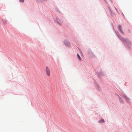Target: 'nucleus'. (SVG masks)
<instances>
[{
	"instance_id": "obj_5",
	"label": "nucleus",
	"mask_w": 132,
	"mask_h": 132,
	"mask_svg": "<svg viewBox=\"0 0 132 132\" xmlns=\"http://www.w3.org/2000/svg\"><path fill=\"white\" fill-rule=\"evenodd\" d=\"M77 56H78V58L80 60H81V58L80 56L78 54H77Z\"/></svg>"
},
{
	"instance_id": "obj_9",
	"label": "nucleus",
	"mask_w": 132,
	"mask_h": 132,
	"mask_svg": "<svg viewBox=\"0 0 132 132\" xmlns=\"http://www.w3.org/2000/svg\"><path fill=\"white\" fill-rule=\"evenodd\" d=\"M115 9H116V11H117V12H118V10H117V9L116 8H115Z\"/></svg>"
},
{
	"instance_id": "obj_3",
	"label": "nucleus",
	"mask_w": 132,
	"mask_h": 132,
	"mask_svg": "<svg viewBox=\"0 0 132 132\" xmlns=\"http://www.w3.org/2000/svg\"><path fill=\"white\" fill-rule=\"evenodd\" d=\"M99 122L100 123H104V121L103 119H101L99 121Z\"/></svg>"
},
{
	"instance_id": "obj_2",
	"label": "nucleus",
	"mask_w": 132,
	"mask_h": 132,
	"mask_svg": "<svg viewBox=\"0 0 132 132\" xmlns=\"http://www.w3.org/2000/svg\"><path fill=\"white\" fill-rule=\"evenodd\" d=\"M119 30V31L122 33L123 34V32H122L121 30V26L120 25H119L118 26V28Z\"/></svg>"
},
{
	"instance_id": "obj_4",
	"label": "nucleus",
	"mask_w": 132,
	"mask_h": 132,
	"mask_svg": "<svg viewBox=\"0 0 132 132\" xmlns=\"http://www.w3.org/2000/svg\"><path fill=\"white\" fill-rule=\"evenodd\" d=\"M64 43L66 45H68L69 44V42L68 41H66Z\"/></svg>"
},
{
	"instance_id": "obj_6",
	"label": "nucleus",
	"mask_w": 132,
	"mask_h": 132,
	"mask_svg": "<svg viewBox=\"0 0 132 132\" xmlns=\"http://www.w3.org/2000/svg\"><path fill=\"white\" fill-rule=\"evenodd\" d=\"M3 21L4 23H7V21L6 20H3Z\"/></svg>"
},
{
	"instance_id": "obj_11",
	"label": "nucleus",
	"mask_w": 132,
	"mask_h": 132,
	"mask_svg": "<svg viewBox=\"0 0 132 132\" xmlns=\"http://www.w3.org/2000/svg\"><path fill=\"white\" fill-rule=\"evenodd\" d=\"M59 23L60 25L61 24V23Z\"/></svg>"
},
{
	"instance_id": "obj_8",
	"label": "nucleus",
	"mask_w": 132,
	"mask_h": 132,
	"mask_svg": "<svg viewBox=\"0 0 132 132\" xmlns=\"http://www.w3.org/2000/svg\"><path fill=\"white\" fill-rule=\"evenodd\" d=\"M24 1V0H19L20 2H23Z\"/></svg>"
},
{
	"instance_id": "obj_10",
	"label": "nucleus",
	"mask_w": 132,
	"mask_h": 132,
	"mask_svg": "<svg viewBox=\"0 0 132 132\" xmlns=\"http://www.w3.org/2000/svg\"><path fill=\"white\" fill-rule=\"evenodd\" d=\"M119 100L120 101H121L122 99H121L120 98H119Z\"/></svg>"
},
{
	"instance_id": "obj_7",
	"label": "nucleus",
	"mask_w": 132,
	"mask_h": 132,
	"mask_svg": "<svg viewBox=\"0 0 132 132\" xmlns=\"http://www.w3.org/2000/svg\"><path fill=\"white\" fill-rule=\"evenodd\" d=\"M121 39L123 41H125V39L123 38H121Z\"/></svg>"
},
{
	"instance_id": "obj_1",
	"label": "nucleus",
	"mask_w": 132,
	"mask_h": 132,
	"mask_svg": "<svg viewBox=\"0 0 132 132\" xmlns=\"http://www.w3.org/2000/svg\"><path fill=\"white\" fill-rule=\"evenodd\" d=\"M45 71L47 75L49 76L50 75V70L49 68L47 66H46L45 68Z\"/></svg>"
}]
</instances>
